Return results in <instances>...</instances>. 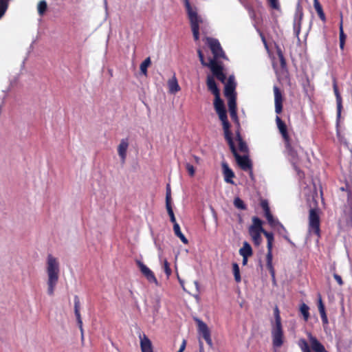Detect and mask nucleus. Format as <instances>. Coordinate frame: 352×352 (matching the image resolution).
<instances>
[{
    "label": "nucleus",
    "mask_w": 352,
    "mask_h": 352,
    "mask_svg": "<svg viewBox=\"0 0 352 352\" xmlns=\"http://www.w3.org/2000/svg\"><path fill=\"white\" fill-rule=\"evenodd\" d=\"M192 158H193V160H194V162H195V163H197V164H199V162H200V160H201V159H200V157H198V156H197V155H192Z\"/></svg>",
    "instance_id": "680f3d73"
},
{
    "label": "nucleus",
    "mask_w": 352,
    "mask_h": 352,
    "mask_svg": "<svg viewBox=\"0 0 352 352\" xmlns=\"http://www.w3.org/2000/svg\"><path fill=\"white\" fill-rule=\"evenodd\" d=\"M263 234L267 239V243L274 242V237L272 232H267L264 229Z\"/></svg>",
    "instance_id": "09e8293b"
},
{
    "label": "nucleus",
    "mask_w": 352,
    "mask_h": 352,
    "mask_svg": "<svg viewBox=\"0 0 352 352\" xmlns=\"http://www.w3.org/2000/svg\"><path fill=\"white\" fill-rule=\"evenodd\" d=\"M314 7L318 14V16L320 19V20L323 23H325L327 21L326 16L323 11L322 7L318 0H314Z\"/></svg>",
    "instance_id": "393cba45"
},
{
    "label": "nucleus",
    "mask_w": 352,
    "mask_h": 352,
    "mask_svg": "<svg viewBox=\"0 0 352 352\" xmlns=\"http://www.w3.org/2000/svg\"><path fill=\"white\" fill-rule=\"evenodd\" d=\"M214 107L222 123L224 138L232 135V133L230 131V124L228 120L227 111L223 101L221 99L220 96H214Z\"/></svg>",
    "instance_id": "20e7f679"
},
{
    "label": "nucleus",
    "mask_w": 352,
    "mask_h": 352,
    "mask_svg": "<svg viewBox=\"0 0 352 352\" xmlns=\"http://www.w3.org/2000/svg\"><path fill=\"white\" fill-rule=\"evenodd\" d=\"M80 300L78 296H74V313L76 316L80 315Z\"/></svg>",
    "instance_id": "79ce46f5"
},
{
    "label": "nucleus",
    "mask_w": 352,
    "mask_h": 352,
    "mask_svg": "<svg viewBox=\"0 0 352 352\" xmlns=\"http://www.w3.org/2000/svg\"><path fill=\"white\" fill-rule=\"evenodd\" d=\"M318 296H319V298H318V307L320 314H326L325 307L323 304L320 294H318Z\"/></svg>",
    "instance_id": "49530a36"
},
{
    "label": "nucleus",
    "mask_w": 352,
    "mask_h": 352,
    "mask_svg": "<svg viewBox=\"0 0 352 352\" xmlns=\"http://www.w3.org/2000/svg\"><path fill=\"white\" fill-rule=\"evenodd\" d=\"M151 64V58H146L141 64H140V71L142 74L146 76L147 75V68Z\"/></svg>",
    "instance_id": "2f4dec72"
},
{
    "label": "nucleus",
    "mask_w": 352,
    "mask_h": 352,
    "mask_svg": "<svg viewBox=\"0 0 352 352\" xmlns=\"http://www.w3.org/2000/svg\"><path fill=\"white\" fill-rule=\"evenodd\" d=\"M209 67L213 75L222 83H225L226 76L223 73L222 65L219 64L215 60H210Z\"/></svg>",
    "instance_id": "9d476101"
},
{
    "label": "nucleus",
    "mask_w": 352,
    "mask_h": 352,
    "mask_svg": "<svg viewBox=\"0 0 352 352\" xmlns=\"http://www.w3.org/2000/svg\"><path fill=\"white\" fill-rule=\"evenodd\" d=\"M283 140L284 142L286 152L290 157V162L292 164L294 170L296 171L297 174L300 177H303L304 173L300 170L299 167L298 166V157L296 151V148L298 146V141L294 142L289 137V135H287L286 138H283Z\"/></svg>",
    "instance_id": "7ed1b4c3"
},
{
    "label": "nucleus",
    "mask_w": 352,
    "mask_h": 352,
    "mask_svg": "<svg viewBox=\"0 0 352 352\" xmlns=\"http://www.w3.org/2000/svg\"><path fill=\"white\" fill-rule=\"evenodd\" d=\"M136 263L142 272V274L146 278V279L151 283H157V280L154 273L142 262L137 261Z\"/></svg>",
    "instance_id": "4468645a"
},
{
    "label": "nucleus",
    "mask_w": 352,
    "mask_h": 352,
    "mask_svg": "<svg viewBox=\"0 0 352 352\" xmlns=\"http://www.w3.org/2000/svg\"><path fill=\"white\" fill-rule=\"evenodd\" d=\"M242 257H243V261H242L243 265H247L249 256H242Z\"/></svg>",
    "instance_id": "052dcab7"
},
{
    "label": "nucleus",
    "mask_w": 352,
    "mask_h": 352,
    "mask_svg": "<svg viewBox=\"0 0 352 352\" xmlns=\"http://www.w3.org/2000/svg\"><path fill=\"white\" fill-rule=\"evenodd\" d=\"M340 22L339 25V30H340V41L345 42L346 40V35L344 33L343 30V16L342 13L341 12L340 14Z\"/></svg>",
    "instance_id": "4c0bfd02"
},
{
    "label": "nucleus",
    "mask_w": 352,
    "mask_h": 352,
    "mask_svg": "<svg viewBox=\"0 0 352 352\" xmlns=\"http://www.w3.org/2000/svg\"><path fill=\"white\" fill-rule=\"evenodd\" d=\"M261 206L263 210L264 214L270 212L268 201L266 199H262L261 201Z\"/></svg>",
    "instance_id": "a18cd8bd"
},
{
    "label": "nucleus",
    "mask_w": 352,
    "mask_h": 352,
    "mask_svg": "<svg viewBox=\"0 0 352 352\" xmlns=\"http://www.w3.org/2000/svg\"><path fill=\"white\" fill-rule=\"evenodd\" d=\"M272 342L275 347H280L283 344V331L282 324H273L272 329Z\"/></svg>",
    "instance_id": "1a4fd4ad"
},
{
    "label": "nucleus",
    "mask_w": 352,
    "mask_h": 352,
    "mask_svg": "<svg viewBox=\"0 0 352 352\" xmlns=\"http://www.w3.org/2000/svg\"><path fill=\"white\" fill-rule=\"evenodd\" d=\"M309 307L305 303H302L300 307V311L305 321H307L309 318Z\"/></svg>",
    "instance_id": "c9c22d12"
},
{
    "label": "nucleus",
    "mask_w": 352,
    "mask_h": 352,
    "mask_svg": "<svg viewBox=\"0 0 352 352\" xmlns=\"http://www.w3.org/2000/svg\"><path fill=\"white\" fill-rule=\"evenodd\" d=\"M309 341L310 346L308 342L305 339H300L298 342V346L302 352H311V349L314 352H329L327 351L324 345L311 333L307 334Z\"/></svg>",
    "instance_id": "423d86ee"
},
{
    "label": "nucleus",
    "mask_w": 352,
    "mask_h": 352,
    "mask_svg": "<svg viewBox=\"0 0 352 352\" xmlns=\"http://www.w3.org/2000/svg\"><path fill=\"white\" fill-rule=\"evenodd\" d=\"M320 317L323 324H327L329 322L327 314H320Z\"/></svg>",
    "instance_id": "5fc2aeb1"
},
{
    "label": "nucleus",
    "mask_w": 352,
    "mask_h": 352,
    "mask_svg": "<svg viewBox=\"0 0 352 352\" xmlns=\"http://www.w3.org/2000/svg\"><path fill=\"white\" fill-rule=\"evenodd\" d=\"M236 83L234 82V77L230 76L227 82L225 85L224 94L226 98L231 96H236L235 92Z\"/></svg>",
    "instance_id": "dca6fc26"
},
{
    "label": "nucleus",
    "mask_w": 352,
    "mask_h": 352,
    "mask_svg": "<svg viewBox=\"0 0 352 352\" xmlns=\"http://www.w3.org/2000/svg\"><path fill=\"white\" fill-rule=\"evenodd\" d=\"M232 271L235 281L239 283L241 281L239 266L236 263H232Z\"/></svg>",
    "instance_id": "7c9ffc66"
},
{
    "label": "nucleus",
    "mask_w": 352,
    "mask_h": 352,
    "mask_svg": "<svg viewBox=\"0 0 352 352\" xmlns=\"http://www.w3.org/2000/svg\"><path fill=\"white\" fill-rule=\"evenodd\" d=\"M275 112L280 114L283 111V98L281 91L277 86L274 87Z\"/></svg>",
    "instance_id": "2eb2a0df"
},
{
    "label": "nucleus",
    "mask_w": 352,
    "mask_h": 352,
    "mask_svg": "<svg viewBox=\"0 0 352 352\" xmlns=\"http://www.w3.org/2000/svg\"><path fill=\"white\" fill-rule=\"evenodd\" d=\"M186 168L190 176L193 177L195 175V169L192 164L187 163L186 164Z\"/></svg>",
    "instance_id": "8fccbe9b"
},
{
    "label": "nucleus",
    "mask_w": 352,
    "mask_h": 352,
    "mask_svg": "<svg viewBox=\"0 0 352 352\" xmlns=\"http://www.w3.org/2000/svg\"><path fill=\"white\" fill-rule=\"evenodd\" d=\"M208 89L214 96H220V91L217 87L214 78L212 76H208L206 80Z\"/></svg>",
    "instance_id": "aec40b11"
},
{
    "label": "nucleus",
    "mask_w": 352,
    "mask_h": 352,
    "mask_svg": "<svg viewBox=\"0 0 352 352\" xmlns=\"http://www.w3.org/2000/svg\"><path fill=\"white\" fill-rule=\"evenodd\" d=\"M140 347L142 352H153L151 342L145 335L140 337Z\"/></svg>",
    "instance_id": "412c9836"
},
{
    "label": "nucleus",
    "mask_w": 352,
    "mask_h": 352,
    "mask_svg": "<svg viewBox=\"0 0 352 352\" xmlns=\"http://www.w3.org/2000/svg\"><path fill=\"white\" fill-rule=\"evenodd\" d=\"M208 44L210 48V50L214 56V59L215 60L219 58L224 57L225 54L223 51V49L219 42V41L216 38H208Z\"/></svg>",
    "instance_id": "9b49d317"
},
{
    "label": "nucleus",
    "mask_w": 352,
    "mask_h": 352,
    "mask_svg": "<svg viewBox=\"0 0 352 352\" xmlns=\"http://www.w3.org/2000/svg\"><path fill=\"white\" fill-rule=\"evenodd\" d=\"M274 315L275 318V322L274 324H282L280 311L277 305H276L275 307L274 308Z\"/></svg>",
    "instance_id": "a19ab883"
},
{
    "label": "nucleus",
    "mask_w": 352,
    "mask_h": 352,
    "mask_svg": "<svg viewBox=\"0 0 352 352\" xmlns=\"http://www.w3.org/2000/svg\"><path fill=\"white\" fill-rule=\"evenodd\" d=\"M296 14V16H298L299 21H300L302 20V16H303V12H302V8H298Z\"/></svg>",
    "instance_id": "4d7b16f0"
},
{
    "label": "nucleus",
    "mask_w": 352,
    "mask_h": 352,
    "mask_svg": "<svg viewBox=\"0 0 352 352\" xmlns=\"http://www.w3.org/2000/svg\"><path fill=\"white\" fill-rule=\"evenodd\" d=\"M76 320H77V322H78L79 329L81 331V334L82 336H83V328H82V322L81 316H80V315H79L78 316H76Z\"/></svg>",
    "instance_id": "603ef678"
},
{
    "label": "nucleus",
    "mask_w": 352,
    "mask_h": 352,
    "mask_svg": "<svg viewBox=\"0 0 352 352\" xmlns=\"http://www.w3.org/2000/svg\"><path fill=\"white\" fill-rule=\"evenodd\" d=\"M320 220L318 210L311 208L309 214V232L320 237Z\"/></svg>",
    "instance_id": "6e6552de"
},
{
    "label": "nucleus",
    "mask_w": 352,
    "mask_h": 352,
    "mask_svg": "<svg viewBox=\"0 0 352 352\" xmlns=\"http://www.w3.org/2000/svg\"><path fill=\"white\" fill-rule=\"evenodd\" d=\"M235 135H236V140L238 142L239 144V149L242 153H246L248 151V146L245 143V142L243 140V138L241 135V131H239V130L235 131Z\"/></svg>",
    "instance_id": "5701e85b"
},
{
    "label": "nucleus",
    "mask_w": 352,
    "mask_h": 352,
    "mask_svg": "<svg viewBox=\"0 0 352 352\" xmlns=\"http://www.w3.org/2000/svg\"><path fill=\"white\" fill-rule=\"evenodd\" d=\"M129 147V140L127 138L122 139L118 146V153L122 162L124 163L126 157V151Z\"/></svg>",
    "instance_id": "f3484780"
},
{
    "label": "nucleus",
    "mask_w": 352,
    "mask_h": 352,
    "mask_svg": "<svg viewBox=\"0 0 352 352\" xmlns=\"http://www.w3.org/2000/svg\"><path fill=\"white\" fill-rule=\"evenodd\" d=\"M233 204L234 206L238 209L243 210L247 209V206L244 201L239 197L234 198Z\"/></svg>",
    "instance_id": "e433bc0d"
},
{
    "label": "nucleus",
    "mask_w": 352,
    "mask_h": 352,
    "mask_svg": "<svg viewBox=\"0 0 352 352\" xmlns=\"http://www.w3.org/2000/svg\"><path fill=\"white\" fill-rule=\"evenodd\" d=\"M225 140L228 142L229 147L230 148L231 152L234 156L237 164L241 167V168L243 170H252V162L249 159L248 156L240 155L236 149L235 144L233 140L232 134L225 137Z\"/></svg>",
    "instance_id": "39448f33"
},
{
    "label": "nucleus",
    "mask_w": 352,
    "mask_h": 352,
    "mask_svg": "<svg viewBox=\"0 0 352 352\" xmlns=\"http://www.w3.org/2000/svg\"><path fill=\"white\" fill-rule=\"evenodd\" d=\"M168 86L169 89V92L171 94L177 93L180 90V87L175 76L171 79L168 80Z\"/></svg>",
    "instance_id": "b1692460"
},
{
    "label": "nucleus",
    "mask_w": 352,
    "mask_h": 352,
    "mask_svg": "<svg viewBox=\"0 0 352 352\" xmlns=\"http://www.w3.org/2000/svg\"><path fill=\"white\" fill-rule=\"evenodd\" d=\"M273 243L274 242L267 243V252L266 254V266L267 270H269L270 274L272 275V278H274L275 277V270L272 264V260H273V254H272V249H273Z\"/></svg>",
    "instance_id": "ddd939ff"
},
{
    "label": "nucleus",
    "mask_w": 352,
    "mask_h": 352,
    "mask_svg": "<svg viewBox=\"0 0 352 352\" xmlns=\"http://www.w3.org/2000/svg\"><path fill=\"white\" fill-rule=\"evenodd\" d=\"M279 58H280L281 67H284L286 65V62H285L284 56H283V54L281 53L279 54Z\"/></svg>",
    "instance_id": "6e6d98bb"
},
{
    "label": "nucleus",
    "mask_w": 352,
    "mask_h": 352,
    "mask_svg": "<svg viewBox=\"0 0 352 352\" xmlns=\"http://www.w3.org/2000/svg\"><path fill=\"white\" fill-rule=\"evenodd\" d=\"M164 271L165 272V274H166V276L167 278H168L170 275H171V273H172V270L170 267V264L167 261L166 259H165L164 261Z\"/></svg>",
    "instance_id": "37998d69"
},
{
    "label": "nucleus",
    "mask_w": 352,
    "mask_h": 352,
    "mask_svg": "<svg viewBox=\"0 0 352 352\" xmlns=\"http://www.w3.org/2000/svg\"><path fill=\"white\" fill-rule=\"evenodd\" d=\"M197 324L199 333L202 336L210 347H212V341L211 339L210 331L208 327L205 322L200 320L197 321Z\"/></svg>",
    "instance_id": "f8f14e48"
},
{
    "label": "nucleus",
    "mask_w": 352,
    "mask_h": 352,
    "mask_svg": "<svg viewBox=\"0 0 352 352\" xmlns=\"http://www.w3.org/2000/svg\"><path fill=\"white\" fill-rule=\"evenodd\" d=\"M223 174L224 180L226 183L233 184L234 182L232 178L234 177V173L232 170L229 167L228 164L223 162H222Z\"/></svg>",
    "instance_id": "a211bd4d"
},
{
    "label": "nucleus",
    "mask_w": 352,
    "mask_h": 352,
    "mask_svg": "<svg viewBox=\"0 0 352 352\" xmlns=\"http://www.w3.org/2000/svg\"><path fill=\"white\" fill-rule=\"evenodd\" d=\"M171 203V190L170 184L166 185V204Z\"/></svg>",
    "instance_id": "de8ad7c7"
},
{
    "label": "nucleus",
    "mask_w": 352,
    "mask_h": 352,
    "mask_svg": "<svg viewBox=\"0 0 352 352\" xmlns=\"http://www.w3.org/2000/svg\"><path fill=\"white\" fill-rule=\"evenodd\" d=\"M333 277L335 278V280L337 281V283H338L339 285H343V281H342V279L341 278V276L337 274H333Z\"/></svg>",
    "instance_id": "864d4df0"
},
{
    "label": "nucleus",
    "mask_w": 352,
    "mask_h": 352,
    "mask_svg": "<svg viewBox=\"0 0 352 352\" xmlns=\"http://www.w3.org/2000/svg\"><path fill=\"white\" fill-rule=\"evenodd\" d=\"M10 0H0V19H1L8 8Z\"/></svg>",
    "instance_id": "473e14b6"
},
{
    "label": "nucleus",
    "mask_w": 352,
    "mask_h": 352,
    "mask_svg": "<svg viewBox=\"0 0 352 352\" xmlns=\"http://www.w3.org/2000/svg\"><path fill=\"white\" fill-rule=\"evenodd\" d=\"M199 352H204V344L201 341H199Z\"/></svg>",
    "instance_id": "e2e57ef3"
},
{
    "label": "nucleus",
    "mask_w": 352,
    "mask_h": 352,
    "mask_svg": "<svg viewBox=\"0 0 352 352\" xmlns=\"http://www.w3.org/2000/svg\"><path fill=\"white\" fill-rule=\"evenodd\" d=\"M184 1L194 40L197 41L199 39V25L203 23V19L198 15L197 8L191 6L189 0Z\"/></svg>",
    "instance_id": "f03ea898"
},
{
    "label": "nucleus",
    "mask_w": 352,
    "mask_h": 352,
    "mask_svg": "<svg viewBox=\"0 0 352 352\" xmlns=\"http://www.w3.org/2000/svg\"><path fill=\"white\" fill-rule=\"evenodd\" d=\"M261 39H262L263 44L265 45V47L267 48V43L265 36L263 34H261Z\"/></svg>",
    "instance_id": "bf43d9fd"
},
{
    "label": "nucleus",
    "mask_w": 352,
    "mask_h": 352,
    "mask_svg": "<svg viewBox=\"0 0 352 352\" xmlns=\"http://www.w3.org/2000/svg\"><path fill=\"white\" fill-rule=\"evenodd\" d=\"M264 215L267 221V223H269V225L271 227L274 228L276 226H279L281 228L285 230L284 226L277 219H275L274 218L271 212H267V213L265 214Z\"/></svg>",
    "instance_id": "bb28decb"
},
{
    "label": "nucleus",
    "mask_w": 352,
    "mask_h": 352,
    "mask_svg": "<svg viewBox=\"0 0 352 352\" xmlns=\"http://www.w3.org/2000/svg\"><path fill=\"white\" fill-rule=\"evenodd\" d=\"M46 273L47 276V294L53 296L58 282L60 274V264L56 258L49 254L46 261Z\"/></svg>",
    "instance_id": "f257e3e1"
},
{
    "label": "nucleus",
    "mask_w": 352,
    "mask_h": 352,
    "mask_svg": "<svg viewBox=\"0 0 352 352\" xmlns=\"http://www.w3.org/2000/svg\"><path fill=\"white\" fill-rule=\"evenodd\" d=\"M186 342L185 340H183L182 344L180 346V348L177 352H183L186 348Z\"/></svg>",
    "instance_id": "13d9d810"
},
{
    "label": "nucleus",
    "mask_w": 352,
    "mask_h": 352,
    "mask_svg": "<svg viewBox=\"0 0 352 352\" xmlns=\"http://www.w3.org/2000/svg\"><path fill=\"white\" fill-rule=\"evenodd\" d=\"M230 116L232 119V120L234 122L236 125V130H239V131H241V124L239 122V119L237 116V111H230Z\"/></svg>",
    "instance_id": "f704fd0d"
},
{
    "label": "nucleus",
    "mask_w": 352,
    "mask_h": 352,
    "mask_svg": "<svg viewBox=\"0 0 352 352\" xmlns=\"http://www.w3.org/2000/svg\"><path fill=\"white\" fill-rule=\"evenodd\" d=\"M241 256H251L253 254V251L251 245L247 242L243 243V247L239 250Z\"/></svg>",
    "instance_id": "cd10ccee"
},
{
    "label": "nucleus",
    "mask_w": 352,
    "mask_h": 352,
    "mask_svg": "<svg viewBox=\"0 0 352 352\" xmlns=\"http://www.w3.org/2000/svg\"><path fill=\"white\" fill-rule=\"evenodd\" d=\"M345 42L340 41V47L341 50L344 49Z\"/></svg>",
    "instance_id": "0e129e2a"
},
{
    "label": "nucleus",
    "mask_w": 352,
    "mask_h": 352,
    "mask_svg": "<svg viewBox=\"0 0 352 352\" xmlns=\"http://www.w3.org/2000/svg\"><path fill=\"white\" fill-rule=\"evenodd\" d=\"M264 215L267 221V223H269V225L271 227L274 228L276 226H279L281 228L285 230L284 226L277 219H275L274 218L271 212H267V213L265 214Z\"/></svg>",
    "instance_id": "a878e982"
},
{
    "label": "nucleus",
    "mask_w": 352,
    "mask_h": 352,
    "mask_svg": "<svg viewBox=\"0 0 352 352\" xmlns=\"http://www.w3.org/2000/svg\"><path fill=\"white\" fill-rule=\"evenodd\" d=\"M333 92L336 98V103H337V114L338 116L340 117L341 114V111L342 109V97L340 96V94L338 90V87L337 85V81L336 78H333Z\"/></svg>",
    "instance_id": "6ab92c4d"
},
{
    "label": "nucleus",
    "mask_w": 352,
    "mask_h": 352,
    "mask_svg": "<svg viewBox=\"0 0 352 352\" xmlns=\"http://www.w3.org/2000/svg\"><path fill=\"white\" fill-rule=\"evenodd\" d=\"M197 54H198V56H199V60H200L201 63L204 66L209 67V63H207L205 62L204 54H203V53H202V52H201V50L200 49H199L197 50Z\"/></svg>",
    "instance_id": "3c124183"
},
{
    "label": "nucleus",
    "mask_w": 352,
    "mask_h": 352,
    "mask_svg": "<svg viewBox=\"0 0 352 352\" xmlns=\"http://www.w3.org/2000/svg\"><path fill=\"white\" fill-rule=\"evenodd\" d=\"M166 208L167 210V212L170 217V221L173 223V225H175V223H177L176 221V219H175L173 208H172L171 203L166 204Z\"/></svg>",
    "instance_id": "ea45409f"
},
{
    "label": "nucleus",
    "mask_w": 352,
    "mask_h": 352,
    "mask_svg": "<svg viewBox=\"0 0 352 352\" xmlns=\"http://www.w3.org/2000/svg\"><path fill=\"white\" fill-rule=\"evenodd\" d=\"M276 123L282 138H286L287 135H289L286 124L278 116L276 117Z\"/></svg>",
    "instance_id": "4be33fe9"
},
{
    "label": "nucleus",
    "mask_w": 352,
    "mask_h": 352,
    "mask_svg": "<svg viewBox=\"0 0 352 352\" xmlns=\"http://www.w3.org/2000/svg\"><path fill=\"white\" fill-rule=\"evenodd\" d=\"M269 6L274 10H279L280 9V6L278 2V0H267Z\"/></svg>",
    "instance_id": "c03bdc74"
},
{
    "label": "nucleus",
    "mask_w": 352,
    "mask_h": 352,
    "mask_svg": "<svg viewBox=\"0 0 352 352\" xmlns=\"http://www.w3.org/2000/svg\"><path fill=\"white\" fill-rule=\"evenodd\" d=\"M38 12L40 16H43L47 8V3L45 0L40 1L38 3Z\"/></svg>",
    "instance_id": "58836bf2"
},
{
    "label": "nucleus",
    "mask_w": 352,
    "mask_h": 352,
    "mask_svg": "<svg viewBox=\"0 0 352 352\" xmlns=\"http://www.w3.org/2000/svg\"><path fill=\"white\" fill-rule=\"evenodd\" d=\"M173 231H174L175 236H177L178 238H179V239L182 241V242L183 243H184V244L188 243V240L182 232L180 226L178 223H175V225H173Z\"/></svg>",
    "instance_id": "c85d7f7f"
},
{
    "label": "nucleus",
    "mask_w": 352,
    "mask_h": 352,
    "mask_svg": "<svg viewBox=\"0 0 352 352\" xmlns=\"http://www.w3.org/2000/svg\"><path fill=\"white\" fill-rule=\"evenodd\" d=\"M252 224L249 228V234L255 246L262 243L261 234H263V221L257 217H252Z\"/></svg>",
    "instance_id": "0eeeda50"
},
{
    "label": "nucleus",
    "mask_w": 352,
    "mask_h": 352,
    "mask_svg": "<svg viewBox=\"0 0 352 352\" xmlns=\"http://www.w3.org/2000/svg\"><path fill=\"white\" fill-rule=\"evenodd\" d=\"M227 98L229 112L236 111V96L228 97Z\"/></svg>",
    "instance_id": "c756f323"
},
{
    "label": "nucleus",
    "mask_w": 352,
    "mask_h": 352,
    "mask_svg": "<svg viewBox=\"0 0 352 352\" xmlns=\"http://www.w3.org/2000/svg\"><path fill=\"white\" fill-rule=\"evenodd\" d=\"M230 116L232 119V120L234 122L236 125V130H239V131H241V124L239 122V119L237 116V111H230Z\"/></svg>",
    "instance_id": "72a5a7b5"
}]
</instances>
